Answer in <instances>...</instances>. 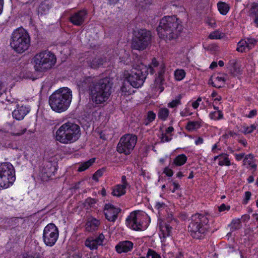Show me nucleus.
<instances>
[{
	"label": "nucleus",
	"instance_id": "nucleus-1",
	"mask_svg": "<svg viewBox=\"0 0 258 258\" xmlns=\"http://www.w3.org/2000/svg\"><path fill=\"white\" fill-rule=\"evenodd\" d=\"M77 86L83 91L88 90L92 101L100 104L109 98L112 83L108 77L97 79L95 77L88 76L81 78L77 82Z\"/></svg>",
	"mask_w": 258,
	"mask_h": 258
},
{
	"label": "nucleus",
	"instance_id": "nucleus-2",
	"mask_svg": "<svg viewBox=\"0 0 258 258\" xmlns=\"http://www.w3.org/2000/svg\"><path fill=\"white\" fill-rule=\"evenodd\" d=\"M181 30V22L175 16L163 17L157 28L159 37L166 41L177 38Z\"/></svg>",
	"mask_w": 258,
	"mask_h": 258
},
{
	"label": "nucleus",
	"instance_id": "nucleus-3",
	"mask_svg": "<svg viewBox=\"0 0 258 258\" xmlns=\"http://www.w3.org/2000/svg\"><path fill=\"white\" fill-rule=\"evenodd\" d=\"M72 99V92L67 87L60 88L49 97V104L51 109L58 113L68 109Z\"/></svg>",
	"mask_w": 258,
	"mask_h": 258
},
{
	"label": "nucleus",
	"instance_id": "nucleus-4",
	"mask_svg": "<svg viewBox=\"0 0 258 258\" xmlns=\"http://www.w3.org/2000/svg\"><path fill=\"white\" fill-rule=\"evenodd\" d=\"M80 136L79 125L70 121L62 124L55 133L56 140L64 144L74 143Z\"/></svg>",
	"mask_w": 258,
	"mask_h": 258
},
{
	"label": "nucleus",
	"instance_id": "nucleus-5",
	"mask_svg": "<svg viewBox=\"0 0 258 258\" xmlns=\"http://www.w3.org/2000/svg\"><path fill=\"white\" fill-rule=\"evenodd\" d=\"M208 223L207 216L200 213L192 215L188 226V232L190 236L196 239H204L208 232Z\"/></svg>",
	"mask_w": 258,
	"mask_h": 258
},
{
	"label": "nucleus",
	"instance_id": "nucleus-6",
	"mask_svg": "<svg viewBox=\"0 0 258 258\" xmlns=\"http://www.w3.org/2000/svg\"><path fill=\"white\" fill-rule=\"evenodd\" d=\"M30 42L29 33L22 27L15 29L11 35L10 46L17 53H22L28 50Z\"/></svg>",
	"mask_w": 258,
	"mask_h": 258
},
{
	"label": "nucleus",
	"instance_id": "nucleus-7",
	"mask_svg": "<svg viewBox=\"0 0 258 258\" xmlns=\"http://www.w3.org/2000/svg\"><path fill=\"white\" fill-rule=\"evenodd\" d=\"M55 55L50 51L45 50L37 53L33 58L35 71L45 72L52 68L55 64Z\"/></svg>",
	"mask_w": 258,
	"mask_h": 258
},
{
	"label": "nucleus",
	"instance_id": "nucleus-8",
	"mask_svg": "<svg viewBox=\"0 0 258 258\" xmlns=\"http://www.w3.org/2000/svg\"><path fill=\"white\" fill-rule=\"evenodd\" d=\"M15 179V171L13 165L9 162L0 163V188H8Z\"/></svg>",
	"mask_w": 258,
	"mask_h": 258
},
{
	"label": "nucleus",
	"instance_id": "nucleus-9",
	"mask_svg": "<svg viewBox=\"0 0 258 258\" xmlns=\"http://www.w3.org/2000/svg\"><path fill=\"white\" fill-rule=\"evenodd\" d=\"M147 75V66L141 64L131 70L126 77L127 81L130 86L134 88H139L143 85Z\"/></svg>",
	"mask_w": 258,
	"mask_h": 258
},
{
	"label": "nucleus",
	"instance_id": "nucleus-10",
	"mask_svg": "<svg viewBox=\"0 0 258 258\" xmlns=\"http://www.w3.org/2000/svg\"><path fill=\"white\" fill-rule=\"evenodd\" d=\"M151 34L145 29H140L135 32L132 47L136 50H144L151 43Z\"/></svg>",
	"mask_w": 258,
	"mask_h": 258
},
{
	"label": "nucleus",
	"instance_id": "nucleus-11",
	"mask_svg": "<svg viewBox=\"0 0 258 258\" xmlns=\"http://www.w3.org/2000/svg\"><path fill=\"white\" fill-rule=\"evenodd\" d=\"M137 141V137L132 134H126L119 140L117 151L120 153L129 155L133 150Z\"/></svg>",
	"mask_w": 258,
	"mask_h": 258
},
{
	"label": "nucleus",
	"instance_id": "nucleus-12",
	"mask_svg": "<svg viewBox=\"0 0 258 258\" xmlns=\"http://www.w3.org/2000/svg\"><path fill=\"white\" fill-rule=\"evenodd\" d=\"M59 235L58 229L53 223L47 224L44 229L43 240L44 243L52 246L56 243Z\"/></svg>",
	"mask_w": 258,
	"mask_h": 258
},
{
	"label": "nucleus",
	"instance_id": "nucleus-13",
	"mask_svg": "<svg viewBox=\"0 0 258 258\" xmlns=\"http://www.w3.org/2000/svg\"><path fill=\"white\" fill-rule=\"evenodd\" d=\"M142 219V216L139 212L135 211L127 217L126 224L128 227L134 230H142L143 228Z\"/></svg>",
	"mask_w": 258,
	"mask_h": 258
},
{
	"label": "nucleus",
	"instance_id": "nucleus-14",
	"mask_svg": "<svg viewBox=\"0 0 258 258\" xmlns=\"http://www.w3.org/2000/svg\"><path fill=\"white\" fill-rule=\"evenodd\" d=\"M121 211L119 208L115 207L110 204H106L104 207V213L105 218L110 222H114Z\"/></svg>",
	"mask_w": 258,
	"mask_h": 258
},
{
	"label": "nucleus",
	"instance_id": "nucleus-15",
	"mask_svg": "<svg viewBox=\"0 0 258 258\" xmlns=\"http://www.w3.org/2000/svg\"><path fill=\"white\" fill-rule=\"evenodd\" d=\"M105 236L103 233H100L95 238L90 236L85 240L84 245L91 250H95L99 246L102 245Z\"/></svg>",
	"mask_w": 258,
	"mask_h": 258
},
{
	"label": "nucleus",
	"instance_id": "nucleus-16",
	"mask_svg": "<svg viewBox=\"0 0 258 258\" xmlns=\"http://www.w3.org/2000/svg\"><path fill=\"white\" fill-rule=\"evenodd\" d=\"M55 170V167L51 163L47 162L40 168L39 176L42 180L46 181L54 175Z\"/></svg>",
	"mask_w": 258,
	"mask_h": 258
},
{
	"label": "nucleus",
	"instance_id": "nucleus-17",
	"mask_svg": "<svg viewBox=\"0 0 258 258\" xmlns=\"http://www.w3.org/2000/svg\"><path fill=\"white\" fill-rule=\"evenodd\" d=\"M87 15V12L85 10L78 11L73 14L70 17V22L76 26H81L84 22Z\"/></svg>",
	"mask_w": 258,
	"mask_h": 258
},
{
	"label": "nucleus",
	"instance_id": "nucleus-18",
	"mask_svg": "<svg viewBox=\"0 0 258 258\" xmlns=\"http://www.w3.org/2000/svg\"><path fill=\"white\" fill-rule=\"evenodd\" d=\"M134 243L128 240L120 241L115 246V250L118 253H126L131 251L133 248Z\"/></svg>",
	"mask_w": 258,
	"mask_h": 258
},
{
	"label": "nucleus",
	"instance_id": "nucleus-19",
	"mask_svg": "<svg viewBox=\"0 0 258 258\" xmlns=\"http://www.w3.org/2000/svg\"><path fill=\"white\" fill-rule=\"evenodd\" d=\"M100 224L99 220L93 217L88 219L85 225V231L88 232H92L97 230Z\"/></svg>",
	"mask_w": 258,
	"mask_h": 258
},
{
	"label": "nucleus",
	"instance_id": "nucleus-20",
	"mask_svg": "<svg viewBox=\"0 0 258 258\" xmlns=\"http://www.w3.org/2000/svg\"><path fill=\"white\" fill-rule=\"evenodd\" d=\"M29 111L28 108L26 106H18L13 111L12 114L14 118L20 120L23 119Z\"/></svg>",
	"mask_w": 258,
	"mask_h": 258
},
{
	"label": "nucleus",
	"instance_id": "nucleus-21",
	"mask_svg": "<svg viewBox=\"0 0 258 258\" xmlns=\"http://www.w3.org/2000/svg\"><path fill=\"white\" fill-rule=\"evenodd\" d=\"M105 61V58L100 56L95 57L92 60L89 59L87 61L88 66L93 69L100 67Z\"/></svg>",
	"mask_w": 258,
	"mask_h": 258
},
{
	"label": "nucleus",
	"instance_id": "nucleus-22",
	"mask_svg": "<svg viewBox=\"0 0 258 258\" xmlns=\"http://www.w3.org/2000/svg\"><path fill=\"white\" fill-rule=\"evenodd\" d=\"M52 4L50 0H46L42 2L38 9V14L41 15L47 14L51 7Z\"/></svg>",
	"mask_w": 258,
	"mask_h": 258
},
{
	"label": "nucleus",
	"instance_id": "nucleus-23",
	"mask_svg": "<svg viewBox=\"0 0 258 258\" xmlns=\"http://www.w3.org/2000/svg\"><path fill=\"white\" fill-rule=\"evenodd\" d=\"M160 70L158 72L159 77L155 79V85L156 88H159L160 89V92H161L164 90V88L162 86V83L163 81L162 76L165 72L164 65L161 64L160 66Z\"/></svg>",
	"mask_w": 258,
	"mask_h": 258
},
{
	"label": "nucleus",
	"instance_id": "nucleus-24",
	"mask_svg": "<svg viewBox=\"0 0 258 258\" xmlns=\"http://www.w3.org/2000/svg\"><path fill=\"white\" fill-rule=\"evenodd\" d=\"M126 187L118 184L112 187L111 194L113 196L119 197L125 195Z\"/></svg>",
	"mask_w": 258,
	"mask_h": 258
},
{
	"label": "nucleus",
	"instance_id": "nucleus-25",
	"mask_svg": "<svg viewBox=\"0 0 258 258\" xmlns=\"http://www.w3.org/2000/svg\"><path fill=\"white\" fill-rule=\"evenodd\" d=\"M159 228L161 232L160 235H162L163 237L169 236L170 235L172 227L169 224L163 223L159 226Z\"/></svg>",
	"mask_w": 258,
	"mask_h": 258
},
{
	"label": "nucleus",
	"instance_id": "nucleus-26",
	"mask_svg": "<svg viewBox=\"0 0 258 258\" xmlns=\"http://www.w3.org/2000/svg\"><path fill=\"white\" fill-rule=\"evenodd\" d=\"M229 155L225 153L220 154L219 161L218 165L221 166H230L231 164L230 160L228 158Z\"/></svg>",
	"mask_w": 258,
	"mask_h": 258
},
{
	"label": "nucleus",
	"instance_id": "nucleus-27",
	"mask_svg": "<svg viewBox=\"0 0 258 258\" xmlns=\"http://www.w3.org/2000/svg\"><path fill=\"white\" fill-rule=\"evenodd\" d=\"M249 15L254 17V22H258V4L253 3L249 11Z\"/></svg>",
	"mask_w": 258,
	"mask_h": 258
},
{
	"label": "nucleus",
	"instance_id": "nucleus-28",
	"mask_svg": "<svg viewBox=\"0 0 258 258\" xmlns=\"http://www.w3.org/2000/svg\"><path fill=\"white\" fill-rule=\"evenodd\" d=\"M217 8L221 14L225 15L230 9L229 5L225 2H219L217 3Z\"/></svg>",
	"mask_w": 258,
	"mask_h": 258
},
{
	"label": "nucleus",
	"instance_id": "nucleus-29",
	"mask_svg": "<svg viewBox=\"0 0 258 258\" xmlns=\"http://www.w3.org/2000/svg\"><path fill=\"white\" fill-rule=\"evenodd\" d=\"M243 164L244 165H248L253 169H255L256 167V165L253 161V156L251 154L245 156L243 160Z\"/></svg>",
	"mask_w": 258,
	"mask_h": 258
},
{
	"label": "nucleus",
	"instance_id": "nucleus-30",
	"mask_svg": "<svg viewBox=\"0 0 258 258\" xmlns=\"http://www.w3.org/2000/svg\"><path fill=\"white\" fill-rule=\"evenodd\" d=\"M187 161V157L184 154L178 155L174 160L173 163L176 166H181Z\"/></svg>",
	"mask_w": 258,
	"mask_h": 258
},
{
	"label": "nucleus",
	"instance_id": "nucleus-31",
	"mask_svg": "<svg viewBox=\"0 0 258 258\" xmlns=\"http://www.w3.org/2000/svg\"><path fill=\"white\" fill-rule=\"evenodd\" d=\"M169 114V110L167 108H161L159 109L158 117L162 120H166Z\"/></svg>",
	"mask_w": 258,
	"mask_h": 258
},
{
	"label": "nucleus",
	"instance_id": "nucleus-32",
	"mask_svg": "<svg viewBox=\"0 0 258 258\" xmlns=\"http://www.w3.org/2000/svg\"><path fill=\"white\" fill-rule=\"evenodd\" d=\"M201 126V122L199 121H189L186 125V129L189 131H192L199 128Z\"/></svg>",
	"mask_w": 258,
	"mask_h": 258
},
{
	"label": "nucleus",
	"instance_id": "nucleus-33",
	"mask_svg": "<svg viewBox=\"0 0 258 258\" xmlns=\"http://www.w3.org/2000/svg\"><path fill=\"white\" fill-rule=\"evenodd\" d=\"M95 162V158H92L87 161L82 163L80 164L78 171L82 172L88 169Z\"/></svg>",
	"mask_w": 258,
	"mask_h": 258
},
{
	"label": "nucleus",
	"instance_id": "nucleus-34",
	"mask_svg": "<svg viewBox=\"0 0 258 258\" xmlns=\"http://www.w3.org/2000/svg\"><path fill=\"white\" fill-rule=\"evenodd\" d=\"M159 66V63L157 61L156 58H153L152 60L151 63L149 66V67H147V69H148V73H150L151 75H153L156 72V70L155 68H157Z\"/></svg>",
	"mask_w": 258,
	"mask_h": 258
},
{
	"label": "nucleus",
	"instance_id": "nucleus-35",
	"mask_svg": "<svg viewBox=\"0 0 258 258\" xmlns=\"http://www.w3.org/2000/svg\"><path fill=\"white\" fill-rule=\"evenodd\" d=\"M225 79L221 77H217L215 78L213 87L217 88H220L224 86Z\"/></svg>",
	"mask_w": 258,
	"mask_h": 258
},
{
	"label": "nucleus",
	"instance_id": "nucleus-36",
	"mask_svg": "<svg viewBox=\"0 0 258 258\" xmlns=\"http://www.w3.org/2000/svg\"><path fill=\"white\" fill-rule=\"evenodd\" d=\"M236 50L240 52H247L248 51L245 40H241L237 43Z\"/></svg>",
	"mask_w": 258,
	"mask_h": 258
},
{
	"label": "nucleus",
	"instance_id": "nucleus-37",
	"mask_svg": "<svg viewBox=\"0 0 258 258\" xmlns=\"http://www.w3.org/2000/svg\"><path fill=\"white\" fill-rule=\"evenodd\" d=\"M244 40L246 43L248 50H250L253 48L257 42V40L256 39L252 38H246Z\"/></svg>",
	"mask_w": 258,
	"mask_h": 258
},
{
	"label": "nucleus",
	"instance_id": "nucleus-38",
	"mask_svg": "<svg viewBox=\"0 0 258 258\" xmlns=\"http://www.w3.org/2000/svg\"><path fill=\"white\" fill-rule=\"evenodd\" d=\"M185 76V73L183 70H177L174 72L175 79L177 81L182 80Z\"/></svg>",
	"mask_w": 258,
	"mask_h": 258
},
{
	"label": "nucleus",
	"instance_id": "nucleus-39",
	"mask_svg": "<svg viewBox=\"0 0 258 258\" xmlns=\"http://www.w3.org/2000/svg\"><path fill=\"white\" fill-rule=\"evenodd\" d=\"M105 171V169L104 168L97 170L93 175V179L96 181H98V178L102 176Z\"/></svg>",
	"mask_w": 258,
	"mask_h": 258
},
{
	"label": "nucleus",
	"instance_id": "nucleus-40",
	"mask_svg": "<svg viewBox=\"0 0 258 258\" xmlns=\"http://www.w3.org/2000/svg\"><path fill=\"white\" fill-rule=\"evenodd\" d=\"M156 114L153 111H149L148 112V114H147V121H146L145 122V124L146 125H147L149 124V123L150 122H151L153 120H154L156 118Z\"/></svg>",
	"mask_w": 258,
	"mask_h": 258
},
{
	"label": "nucleus",
	"instance_id": "nucleus-41",
	"mask_svg": "<svg viewBox=\"0 0 258 258\" xmlns=\"http://www.w3.org/2000/svg\"><path fill=\"white\" fill-rule=\"evenodd\" d=\"M223 34L218 31H215L210 33L209 38L211 39H220L223 37Z\"/></svg>",
	"mask_w": 258,
	"mask_h": 258
},
{
	"label": "nucleus",
	"instance_id": "nucleus-42",
	"mask_svg": "<svg viewBox=\"0 0 258 258\" xmlns=\"http://www.w3.org/2000/svg\"><path fill=\"white\" fill-rule=\"evenodd\" d=\"M241 227V221L239 219H234L231 222V228L233 230H237Z\"/></svg>",
	"mask_w": 258,
	"mask_h": 258
},
{
	"label": "nucleus",
	"instance_id": "nucleus-43",
	"mask_svg": "<svg viewBox=\"0 0 258 258\" xmlns=\"http://www.w3.org/2000/svg\"><path fill=\"white\" fill-rule=\"evenodd\" d=\"M147 256L149 258H161L160 254L151 249H148L147 253Z\"/></svg>",
	"mask_w": 258,
	"mask_h": 258
},
{
	"label": "nucleus",
	"instance_id": "nucleus-44",
	"mask_svg": "<svg viewBox=\"0 0 258 258\" xmlns=\"http://www.w3.org/2000/svg\"><path fill=\"white\" fill-rule=\"evenodd\" d=\"M210 116L213 119H219L222 118L223 114L221 111L218 110L210 114Z\"/></svg>",
	"mask_w": 258,
	"mask_h": 258
},
{
	"label": "nucleus",
	"instance_id": "nucleus-45",
	"mask_svg": "<svg viewBox=\"0 0 258 258\" xmlns=\"http://www.w3.org/2000/svg\"><path fill=\"white\" fill-rule=\"evenodd\" d=\"M166 207L167 206L162 202H157L155 205V208L158 211L159 213L164 210Z\"/></svg>",
	"mask_w": 258,
	"mask_h": 258
},
{
	"label": "nucleus",
	"instance_id": "nucleus-46",
	"mask_svg": "<svg viewBox=\"0 0 258 258\" xmlns=\"http://www.w3.org/2000/svg\"><path fill=\"white\" fill-rule=\"evenodd\" d=\"M23 258H40V254L37 252L25 253L23 254Z\"/></svg>",
	"mask_w": 258,
	"mask_h": 258
},
{
	"label": "nucleus",
	"instance_id": "nucleus-47",
	"mask_svg": "<svg viewBox=\"0 0 258 258\" xmlns=\"http://www.w3.org/2000/svg\"><path fill=\"white\" fill-rule=\"evenodd\" d=\"M180 103L181 102L180 98L175 99L168 104V107L170 108H174L177 106L178 105L180 104Z\"/></svg>",
	"mask_w": 258,
	"mask_h": 258
},
{
	"label": "nucleus",
	"instance_id": "nucleus-48",
	"mask_svg": "<svg viewBox=\"0 0 258 258\" xmlns=\"http://www.w3.org/2000/svg\"><path fill=\"white\" fill-rule=\"evenodd\" d=\"M131 89L130 85H126L125 84H124L121 87V91L122 93H124V95H126V94H130L131 91L130 89Z\"/></svg>",
	"mask_w": 258,
	"mask_h": 258
},
{
	"label": "nucleus",
	"instance_id": "nucleus-49",
	"mask_svg": "<svg viewBox=\"0 0 258 258\" xmlns=\"http://www.w3.org/2000/svg\"><path fill=\"white\" fill-rule=\"evenodd\" d=\"M137 3L142 7L150 5L152 3V0H136Z\"/></svg>",
	"mask_w": 258,
	"mask_h": 258
},
{
	"label": "nucleus",
	"instance_id": "nucleus-50",
	"mask_svg": "<svg viewBox=\"0 0 258 258\" xmlns=\"http://www.w3.org/2000/svg\"><path fill=\"white\" fill-rule=\"evenodd\" d=\"M255 127L253 125H251L250 126L245 127L244 128L243 133L245 134H248L251 133L254 130Z\"/></svg>",
	"mask_w": 258,
	"mask_h": 258
},
{
	"label": "nucleus",
	"instance_id": "nucleus-51",
	"mask_svg": "<svg viewBox=\"0 0 258 258\" xmlns=\"http://www.w3.org/2000/svg\"><path fill=\"white\" fill-rule=\"evenodd\" d=\"M172 138L171 137L168 136L167 134H162V136L161 137V141L162 143L168 142L171 140Z\"/></svg>",
	"mask_w": 258,
	"mask_h": 258
},
{
	"label": "nucleus",
	"instance_id": "nucleus-52",
	"mask_svg": "<svg viewBox=\"0 0 258 258\" xmlns=\"http://www.w3.org/2000/svg\"><path fill=\"white\" fill-rule=\"evenodd\" d=\"M163 172L168 176L171 177L173 174L172 170L166 167L164 168Z\"/></svg>",
	"mask_w": 258,
	"mask_h": 258
},
{
	"label": "nucleus",
	"instance_id": "nucleus-53",
	"mask_svg": "<svg viewBox=\"0 0 258 258\" xmlns=\"http://www.w3.org/2000/svg\"><path fill=\"white\" fill-rule=\"evenodd\" d=\"M181 116L183 117H185L188 115H190L191 114V113H189V109L188 108H185L183 111H181L180 112Z\"/></svg>",
	"mask_w": 258,
	"mask_h": 258
},
{
	"label": "nucleus",
	"instance_id": "nucleus-54",
	"mask_svg": "<svg viewBox=\"0 0 258 258\" xmlns=\"http://www.w3.org/2000/svg\"><path fill=\"white\" fill-rule=\"evenodd\" d=\"M120 184L126 187L129 186V184L126 180V176L125 175H122L121 176V184Z\"/></svg>",
	"mask_w": 258,
	"mask_h": 258
},
{
	"label": "nucleus",
	"instance_id": "nucleus-55",
	"mask_svg": "<svg viewBox=\"0 0 258 258\" xmlns=\"http://www.w3.org/2000/svg\"><path fill=\"white\" fill-rule=\"evenodd\" d=\"M230 209L229 206H226L224 204H222L218 207V210L220 212L225 211L226 210H228Z\"/></svg>",
	"mask_w": 258,
	"mask_h": 258
},
{
	"label": "nucleus",
	"instance_id": "nucleus-56",
	"mask_svg": "<svg viewBox=\"0 0 258 258\" xmlns=\"http://www.w3.org/2000/svg\"><path fill=\"white\" fill-rule=\"evenodd\" d=\"M85 203L89 206H91L96 203V200L92 198H87L85 201Z\"/></svg>",
	"mask_w": 258,
	"mask_h": 258
},
{
	"label": "nucleus",
	"instance_id": "nucleus-57",
	"mask_svg": "<svg viewBox=\"0 0 258 258\" xmlns=\"http://www.w3.org/2000/svg\"><path fill=\"white\" fill-rule=\"evenodd\" d=\"M251 192L250 191H246L245 192V198H244V203H247V201L250 199L251 197Z\"/></svg>",
	"mask_w": 258,
	"mask_h": 258
},
{
	"label": "nucleus",
	"instance_id": "nucleus-58",
	"mask_svg": "<svg viewBox=\"0 0 258 258\" xmlns=\"http://www.w3.org/2000/svg\"><path fill=\"white\" fill-rule=\"evenodd\" d=\"M256 110L255 109H253L249 112V114L247 115V116L249 118H251L256 115Z\"/></svg>",
	"mask_w": 258,
	"mask_h": 258
},
{
	"label": "nucleus",
	"instance_id": "nucleus-59",
	"mask_svg": "<svg viewBox=\"0 0 258 258\" xmlns=\"http://www.w3.org/2000/svg\"><path fill=\"white\" fill-rule=\"evenodd\" d=\"M26 131H27V128H24L20 132H18L15 133H13V135L14 136H21V135L24 134L26 132Z\"/></svg>",
	"mask_w": 258,
	"mask_h": 258
},
{
	"label": "nucleus",
	"instance_id": "nucleus-60",
	"mask_svg": "<svg viewBox=\"0 0 258 258\" xmlns=\"http://www.w3.org/2000/svg\"><path fill=\"white\" fill-rule=\"evenodd\" d=\"M173 185L174 186V188L173 190H172V192L174 193L176 190L178 189L179 188V184L175 182H173Z\"/></svg>",
	"mask_w": 258,
	"mask_h": 258
},
{
	"label": "nucleus",
	"instance_id": "nucleus-61",
	"mask_svg": "<svg viewBox=\"0 0 258 258\" xmlns=\"http://www.w3.org/2000/svg\"><path fill=\"white\" fill-rule=\"evenodd\" d=\"M204 142V140L201 137H199L197 140L195 141V144L197 145L202 144Z\"/></svg>",
	"mask_w": 258,
	"mask_h": 258
},
{
	"label": "nucleus",
	"instance_id": "nucleus-62",
	"mask_svg": "<svg viewBox=\"0 0 258 258\" xmlns=\"http://www.w3.org/2000/svg\"><path fill=\"white\" fill-rule=\"evenodd\" d=\"M244 154H236V159L237 160H241L243 157H244Z\"/></svg>",
	"mask_w": 258,
	"mask_h": 258
},
{
	"label": "nucleus",
	"instance_id": "nucleus-63",
	"mask_svg": "<svg viewBox=\"0 0 258 258\" xmlns=\"http://www.w3.org/2000/svg\"><path fill=\"white\" fill-rule=\"evenodd\" d=\"M174 131V128L172 126L168 127L166 130V134H170Z\"/></svg>",
	"mask_w": 258,
	"mask_h": 258
},
{
	"label": "nucleus",
	"instance_id": "nucleus-64",
	"mask_svg": "<svg viewBox=\"0 0 258 258\" xmlns=\"http://www.w3.org/2000/svg\"><path fill=\"white\" fill-rule=\"evenodd\" d=\"M199 106V103L198 102V101H194L192 103V106L194 108L196 109Z\"/></svg>",
	"mask_w": 258,
	"mask_h": 258
}]
</instances>
